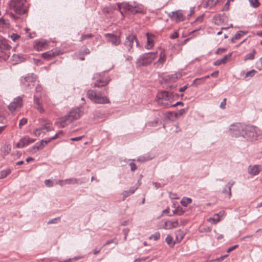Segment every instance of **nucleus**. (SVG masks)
<instances>
[{
  "label": "nucleus",
  "instance_id": "nucleus-1",
  "mask_svg": "<svg viewBox=\"0 0 262 262\" xmlns=\"http://www.w3.org/2000/svg\"><path fill=\"white\" fill-rule=\"evenodd\" d=\"M9 4L10 9L15 13V14L13 13H10L9 15L15 21L20 18L19 15L24 14L27 12L23 0H11Z\"/></svg>",
  "mask_w": 262,
  "mask_h": 262
},
{
  "label": "nucleus",
  "instance_id": "nucleus-2",
  "mask_svg": "<svg viewBox=\"0 0 262 262\" xmlns=\"http://www.w3.org/2000/svg\"><path fill=\"white\" fill-rule=\"evenodd\" d=\"M243 138L248 141L257 140L262 135V131L253 125H245Z\"/></svg>",
  "mask_w": 262,
  "mask_h": 262
},
{
  "label": "nucleus",
  "instance_id": "nucleus-3",
  "mask_svg": "<svg viewBox=\"0 0 262 262\" xmlns=\"http://www.w3.org/2000/svg\"><path fill=\"white\" fill-rule=\"evenodd\" d=\"M174 95L173 93L169 94L166 91H161L156 96L157 101L158 104L168 108L170 105Z\"/></svg>",
  "mask_w": 262,
  "mask_h": 262
},
{
  "label": "nucleus",
  "instance_id": "nucleus-4",
  "mask_svg": "<svg viewBox=\"0 0 262 262\" xmlns=\"http://www.w3.org/2000/svg\"><path fill=\"white\" fill-rule=\"evenodd\" d=\"M157 52H149L141 55L137 60V66H147L150 64L157 57Z\"/></svg>",
  "mask_w": 262,
  "mask_h": 262
},
{
  "label": "nucleus",
  "instance_id": "nucleus-5",
  "mask_svg": "<svg viewBox=\"0 0 262 262\" xmlns=\"http://www.w3.org/2000/svg\"><path fill=\"white\" fill-rule=\"evenodd\" d=\"M87 97L92 101L97 104H108L110 103L107 97L105 96H102L97 94L95 90H89L87 92Z\"/></svg>",
  "mask_w": 262,
  "mask_h": 262
},
{
  "label": "nucleus",
  "instance_id": "nucleus-6",
  "mask_svg": "<svg viewBox=\"0 0 262 262\" xmlns=\"http://www.w3.org/2000/svg\"><path fill=\"white\" fill-rule=\"evenodd\" d=\"M94 87L100 88L106 85L110 81L108 75L105 73H96L93 77Z\"/></svg>",
  "mask_w": 262,
  "mask_h": 262
},
{
  "label": "nucleus",
  "instance_id": "nucleus-7",
  "mask_svg": "<svg viewBox=\"0 0 262 262\" xmlns=\"http://www.w3.org/2000/svg\"><path fill=\"white\" fill-rule=\"evenodd\" d=\"M245 125L246 124L241 123H236L231 125L229 129L230 135L235 138H243Z\"/></svg>",
  "mask_w": 262,
  "mask_h": 262
},
{
  "label": "nucleus",
  "instance_id": "nucleus-8",
  "mask_svg": "<svg viewBox=\"0 0 262 262\" xmlns=\"http://www.w3.org/2000/svg\"><path fill=\"white\" fill-rule=\"evenodd\" d=\"M113 8L115 10L119 11L122 16H123V10L125 12H130L133 14H135L138 12V11L135 10L136 8V6L134 7L128 3L126 2L117 3L113 6Z\"/></svg>",
  "mask_w": 262,
  "mask_h": 262
},
{
  "label": "nucleus",
  "instance_id": "nucleus-9",
  "mask_svg": "<svg viewBox=\"0 0 262 262\" xmlns=\"http://www.w3.org/2000/svg\"><path fill=\"white\" fill-rule=\"evenodd\" d=\"M79 117L80 115L78 110H72L68 115L60 118V124L62 127H64Z\"/></svg>",
  "mask_w": 262,
  "mask_h": 262
},
{
  "label": "nucleus",
  "instance_id": "nucleus-10",
  "mask_svg": "<svg viewBox=\"0 0 262 262\" xmlns=\"http://www.w3.org/2000/svg\"><path fill=\"white\" fill-rule=\"evenodd\" d=\"M36 76L34 74H28L20 78V83L23 87L31 89L35 85Z\"/></svg>",
  "mask_w": 262,
  "mask_h": 262
},
{
  "label": "nucleus",
  "instance_id": "nucleus-11",
  "mask_svg": "<svg viewBox=\"0 0 262 262\" xmlns=\"http://www.w3.org/2000/svg\"><path fill=\"white\" fill-rule=\"evenodd\" d=\"M42 90V88L41 85L39 84H37L35 86V93L34 95V103L36 105L35 108L41 113H43L45 111L40 103V100L41 98V92Z\"/></svg>",
  "mask_w": 262,
  "mask_h": 262
},
{
  "label": "nucleus",
  "instance_id": "nucleus-12",
  "mask_svg": "<svg viewBox=\"0 0 262 262\" xmlns=\"http://www.w3.org/2000/svg\"><path fill=\"white\" fill-rule=\"evenodd\" d=\"M11 49V47L7 43L6 41L0 40V58L5 60H7L10 55L9 51Z\"/></svg>",
  "mask_w": 262,
  "mask_h": 262
},
{
  "label": "nucleus",
  "instance_id": "nucleus-13",
  "mask_svg": "<svg viewBox=\"0 0 262 262\" xmlns=\"http://www.w3.org/2000/svg\"><path fill=\"white\" fill-rule=\"evenodd\" d=\"M134 41L136 43V46L139 47V43L135 35L130 34L126 37L124 42V46L125 48V50H126L128 52L131 51Z\"/></svg>",
  "mask_w": 262,
  "mask_h": 262
},
{
  "label": "nucleus",
  "instance_id": "nucleus-14",
  "mask_svg": "<svg viewBox=\"0 0 262 262\" xmlns=\"http://www.w3.org/2000/svg\"><path fill=\"white\" fill-rule=\"evenodd\" d=\"M104 35L106 39V41L113 46H118L121 42L120 35L113 33H105Z\"/></svg>",
  "mask_w": 262,
  "mask_h": 262
},
{
  "label": "nucleus",
  "instance_id": "nucleus-15",
  "mask_svg": "<svg viewBox=\"0 0 262 262\" xmlns=\"http://www.w3.org/2000/svg\"><path fill=\"white\" fill-rule=\"evenodd\" d=\"M24 96V95L21 96H18L9 105L8 108L11 112H13L17 108H20L22 106L23 98Z\"/></svg>",
  "mask_w": 262,
  "mask_h": 262
},
{
  "label": "nucleus",
  "instance_id": "nucleus-16",
  "mask_svg": "<svg viewBox=\"0 0 262 262\" xmlns=\"http://www.w3.org/2000/svg\"><path fill=\"white\" fill-rule=\"evenodd\" d=\"M62 54L60 50L56 48L42 54V57L46 60H50L53 57Z\"/></svg>",
  "mask_w": 262,
  "mask_h": 262
},
{
  "label": "nucleus",
  "instance_id": "nucleus-17",
  "mask_svg": "<svg viewBox=\"0 0 262 262\" xmlns=\"http://www.w3.org/2000/svg\"><path fill=\"white\" fill-rule=\"evenodd\" d=\"M169 16L172 19L176 21H182L185 19V17L182 10L172 12L169 14Z\"/></svg>",
  "mask_w": 262,
  "mask_h": 262
},
{
  "label": "nucleus",
  "instance_id": "nucleus-18",
  "mask_svg": "<svg viewBox=\"0 0 262 262\" xmlns=\"http://www.w3.org/2000/svg\"><path fill=\"white\" fill-rule=\"evenodd\" d=\"M166 54L164 50L161 49L158 60L154 64L156 68L161 67L166 61Z\"/></svg>",
  "mask_w": 262,
  "mask_h": 262
},
{
  "label": "nucleus",
  "instance_id": "nucleus-19",
  "mask_svg": "<svg viewBox=\"0 0 262 262\" xmlns=\"http://www.w3.org/2000/svg\"><path fill=\"white\" fill-rule=\"evenodd\" d=\"M146 35L147 36V42L145 47L147 49H150L154 45V38L155 36L148 32L146 33Z\"/></svg>",
  "mask_w": 262,
  "mask_h": 262
},
{
  "label": "nucleus",
  "instance_id": "nucleus-20",
  "mask_svg": "<svg viewBox=\"0 0 262 262\" xmlns=\"http://www.w3.org/2000/svg\"><path fill=\"white\" fill-rule=\"evenodd\" d=\"M235 184V182L233 181H229L225 186V187L223 189L222 192L224 194H227L228 195V197L230 198L231 196V188L233 185Z\"/></svg>",
  "mask_w": 262,
  "mask_h": 262
},
{
  "label": "nucleus",
  "instance_id": "nucleus-21",
  "mask_svg": "<svg viewBox=\"0 0 262 262\" xmlns=\"http://www.w3.org/2000/svg\"><path fill=\"white\" fill-rule=\"evenodd\" d=\"M49 143H50V140H48V138H46L45 139H42L40 142L36 143L33 148L34 149L40 150L44 148V147Z\"/></svg>",
  "mask_w": 262,
  "mask_h": 262
},
{
  "label": "nucleus",
  "instance_id": "nucleus-22",
  "mask_svg": "<svg viewBox=\"0 0 262 262\" xmlns=\"http://www.w3.org/2000/svg\"><path fill=\"white\" fill-rule=\"evenodd\" d=\"M80 180L76 178L67 179L64 180H59V183L61 186H63L64 184H75L79 183Z\"/></svg>",
  "mask_w": 262,
  "mask_h": 262
},
{
  "label": "nucleus",
  "instance_id": "nucleus-23",
  "mask_svg": "<svg viewBox=\"0 0 262 262\" xmlns=\"http://www.w3.org/2000/svg\"><path fill=\"white\" fill-rule=\"evenodd\" d=\"M249 173L253 176L258 174L260 172L259 166L255 165L254 166L250 165L248 167Z\"/></svg>",
  "mask_w": 262,
  "mask_h": 262
},
{
  "label": "nucleus",
  "instance_id": "nucleus-24",
  "mask_svg": "<svg viewBox=\"0 0 262 262\" xmlns=\"http://www.w3.org/2000/svg\"><path fill=\"white\" fill-rule=\"evenodd\" d=\"M41 130H46V132H50L53 130V127L51 122L48 121H43L41 126L40 127Z\"/></svg>",
  "mask_w": 262,
  "mask_h": 262
},
{
  "label": "nucleus",
  "instance_id": "nucleus-25",
  "mask_svg": "<svg viewBox=\"0 0 262 262\" xmlns=\"http://www.w3.org/2000/svg\"><path fill=\"white\" fill-rule=\"evenodd\" d=\"M137 188H138V187L133 186V187H130V188L129 189V190L124 191L122 193V194L123 195L122 200L123 201L125 200L126 198H127L129 195L133 194L135 192V191L137 189Z\"/></svg>",
  "mask_w": 262,
  "mask_h": 262
},
{
  "label": "nucleus",
  "instance_id": "nucleus-26",
  "mask_svg": "<svg viewBox=\"0 0 262 262\" xmlns=\"http://www.w3.org/2000/svg\"><path fill=\"white\" fill-rule=\"evenodd\" d=\"M29 137H25L20 140L17 143L16 147L18 148H23L29 145L28 143Z\"/></svg>",
  "mask_w": 262,
  "mask_h": 262
},
{
  "label": "nucleus",
  "instance_id": "nucleus-27",
  "mask_svg": "<svg viewBox=\"0 0 262 262\" xmlns=\"http://www.w3.org/2000/svg\"><path fill=\"white\" fill-rule=\"evenodd\" d=\"M232 53H230L228 55L224 56L222 58L216 60L214 62V66H220L222 64H225L226 63V61L228 58L231 56Z\"/></svg>",
  "mask_w": 262,
  "mask_h": 262
},
{
  "label": "nucleus",
  "instance_id": "nucleus-28",
  "mask_svg": "<svg viewBox=\"0 0 262 262\" xmlns=\"http://www.w3.org/2000/svg\"><path fill=\"white\" fill-rule=\"evenodd\" d=\"M176 234V242L177 243H180L184 238L185 233L181 230L177 231L175 233Z\"/></svg>",
  "mask_w": 262,
  "mask_h": 262
},
{
  "label": "nucleus",
  "instance_id": "nucleus-29",
  "mask_svg": "<svg viewBox=\"0 0 262 262\" xmlns=\"http://www.w3.org/2000/svg\"><path fill=\"white\" fill-rule=\"evenodd\" d=\"M220 0H208L204 4V7L205 8H211L219 2Z\"/></svg>",
  "mask_w": 262,
  "mask_h": 262
},
{
  "label": "nucleus",
  "instance_id": "nucleus-30",
  "mask_svg": "<svg viewBox=\"0 0 262 262\" xmlns=\"http://www.w3.org/2000/svg\"><path fill=\"white\" fill-rule=\"evenodd\" d=\"M247 33V32H244L241 30L238 31L235 34V35L231 38V42H234V40L235 39H239L242 36H243L244 35L246 34Z\"/></svg>",
  "mask_w": 262,
  "mask_h": 262
},
{
  "label": "nucleus",
  "instance_id": "nucleus-31",
  "mask_svg": "<svg viewBox=\"0 0 262 262\" xmlns=\"http://www.w3.org/2000/svg\"><path fill=\"white\" fill-rule=\"evenodd\" d=\"M47 45L46 41H38L36 42L35 48L37 50H41Z\"/></svg>",
  "mask_w": 262,
  "mask_h": 262
},
{
  "label": "nucleus",
  "instance_id": "nucleus-32",
  "mask_svg": "<svg viewBox=\"0 0 262 262\" xmlns=\"http://www.w3.org/2000/svg\"><path fill=\"white\" fill-rule=\"evenodd\" d=\"M165 241L170 247H173L176 243V241H173L172 237L170 235H167Z\"/></svg>",
  "mask_w": 262,
  "mask_h": 262
},
{
  "label": "nucleus",
  "instance_id": "nucleus-33",
  "mask_svg": "<svg viewBox=\"0 0 262 262\" xmlns=\"http://www.w3.org/2000/svg\"><path fill=\"white\" fill-rule=\"evenodd\" d=\"M256 50L255 49H253L251 53L247 54L245 55V60H253L255 58V55L256 54Z\"/></svg>",
  "mask_w": 262,
  "mask_h": 262
},
{
  "label": "nucleus",
  "instance_id": "nucleus-34",
  "mask_svg": "<svg viewBox=\"0 0 262 262\" xmlns=\"http://www.w3.org/2000/svg\"><path fill=\"white\" fill-rule=\"evenodd\" d=\"M9 23L8 20H5L3 17L0 18V31L3 28H8Z\"/></svg>",
  "mask_w": 262,
  "mask_h": 262
},
{
  "label": "nucleus",
  "instance_id": "nucleus-35",
  "mask_svg": "<svg viewBox=\"0 0 262 262\" xmlns=\"http://www.w3.org/2000/svg\"><path fill=\"white\" fill-rule=\"evenodd\" d=\"M154 158V157H149L147 155L140 156L138 158L137 161L144 162L149 160H151Z\"/></svg>",
  "mask_w": 262,
  "mask_h": 262
},
{
  "label": "nucleus",
  "instance_id": "nucleus-36",
  "mask_svg": "<svg viewBox=\"0 0 262 262\" xmlns=\"http://www.w3.org/2000/svg\"><path fill=\"white\" fill-rule=\"evenodd\" d=\"M203 79L201 78L195 79L192 84L190 85L191 86H198V85L204 83Z\"/></svg>",
  "mask_w": 262,
  "mask_h": 262
},
{
  "label": "nucleus",
  "instance_id": "nucleus-37",
  "mask_svg": "<svg viewBox=\"0 0 262 262\" xmlns=\"http://www.w3.org/2000/svg\"><path fill=\"white\" fill-rule=\"evenodd\" d=\"M192 202V199L189 198L184 197L181 201V204L185 207H186L189 204Z\"/></svg>",
  "mask_w": 262,
  "mask_h": 262
},
{
  "label": "nucleus",
  "instance_id": "nucleus-38",
  "mask_svg": "<svg viewBox=\"0 0 262 262\" xmlns=\"http://www.w3.org/2000/svg\"><path fill=\"white\" fill-rule=\"evenodd\" d=\"M11 172L10 169H7L0 171V179H4L6 178Z\"/></svg>",
  "mask_w": 262,
  "mask_h": 262
},
{
  "label": "nucleus",
  "instance_id": "nucleus-39",
  "mask_svg": "<svg viewBox=\"0 0 262 262\" xmlns=\"http://www.w3.org/2000/svg\"><path fill=\"white\" fill-rule=\"evenodd\" d=\"M94 36V34L92 33H89V34H82L80 39L79 41H82L85 39H90Z\"/></svg>",
  "mask_w": 262,
  "mask_h": 262
},
{
  "label": "nucleus",
  "instance_id": "nucleus-40",
  "mask_svg": "<svg viewBox=\"0 0 262 262\" xmlns=\"http://www.w3.org/2000/svg\"><path fill=\"white\" fill-rule=\"evenodd\" d=\"M168 228L169 229H171L172 228H176L179 226V222L178 220L174 221H168Z\"/></svg>",
  "mask_w": 262,
  "mask_h": 262
},
{
  "label": "nucleus",
  "instance_id": "nucleus-41",
  "mask_svg": "<svg viewBox=\"0 0 262 262\" xmlns=\"http://www.w3.org/2000/svg\"><path fill=\"white\" fill-rule=\"evenodd\" d=\"M160 237V233L159 232H156L154 234L151 235L149 237V239H154L155 241H157Z\"/></svg>",
  "mask_w": 262,
  "mask_h": 262
},
{
  "label": "nucleus",
  "instance_id": "nucleus-42",
  "mask_svg": "<svg viewBox=\"0 0 262 262\" xmlns=\"http://www.w3.org/2000/svg\"><path fill=\"white\" fill-rule=\"evenodd\" d=\"M256 73H257V72L255 70H250L246 73L245 77H252L254 76V75Z\"/></svg>",
  "mask_w": 262,
  "mask_h": 262
},
{
  "label": "nucleus",
  "instance_id": "nucleus-43",
  "mask_svg": "<svg viewBox=\"0 0 262 262\" xmlns=\"http://www.w3.org/2000/svg\"><path fill=\"white\" fill-rule=\"evenodd\" d=\"M42 133H43V132L41 130L40 127L35 128L33 132V134L36 137L40 136Z\"/></svg>",
  "mask_w": 262,
  "mask_h": 262
},
{
  "label": "nucleus",
  "instance_id": "nucleus-44",
  "mask_svg": "<svg viewBox=\"0 0 262 262\" xmlns=\"http://www.w3.org/2000/svg\"><path fill=\"white\" fill-rule=\"evenodd\" d=\"M250 3L252 7L253 8H257L260 5L258 0H250Z\"/></svg>",
  "mask_w": 262,
  "mask_h": 262
},
{
  "label": "nucleus",
  "instance_id": "nucleus-45",
  "mask_svg": "<svg viewBox=\"0 0 262 262\" xmlns=\"http://www.w3.org/2000/svg\"><path fill=\"white\" fill-rule=\"evenodd\" d=\"M3 151L5 155H8L11 151V148L8 145H5L3 147Z\"/></svg>",
  "mask_w": 262,
  "mask_h": 262
},
{
  "label": "nucleus",
  "instance_id": "nucleus-46",
  "mask_svg": "<svg viewBox=\"0 0 262 262\" xmlns=\"http://www.w3.org/2000/svg\"><path fill=\"white\" fill-rule=\"evenodd\" d=\"M211 220H212L214 222V223H216V222H218L219 221H220V218L219 217V214H215L214 215V217L212 218V217H210L208 219V221H211Z\"/></svg>",
  "mask_w": 262,
  "mask_h": 262
},
{
  "label": "nucleus",
  "instance_id": "nucleus-47",
  "mask_svg": "<svg viewBox=\"0 0 262 262\" xmlns=\"http://www.w3.org/2000/svg\"><path fill=\"white\" fill-rule=\"evenodd\" d=\"M27 123V119L25 118H22L19 122V127L21 128L23 126L25 125Z\"/></svg>",
  "mask_w": 262,
  "mask_h": 262
},
{
  "label": "nucleus",
  "instance_id": "nucleus-48",
  "mask_svg": "<svg viewBox=\"0 0 262 262\" xmlns=\"http://www.w3.org/2000/svg\"><path fill=\"white\" fill-rule=\"evenodd\" d=\"M60 219L59 217L51 219L48 222V224H57L60 221Z\"/></svg>",
  "mask_w": 262,
  "mask_h": 262
},
{
  "label": "nucleus",
  "instance_id": "nucleus-49",
  "mask_svg": "<svg viewBox=\"0 0 262 262\" xmlns=\"http://www.w3.org/2000/svg\"><path fill=\"white\" fill-rule=\"evenodd\" d=\"M20 37V36L16 33H13L10 36L11 39L14 41H15L18 39H19Z\"/></svg>",
  "mask_w": 262,
  "mask_h": 262
},
{
  "label": "nucleus",
  "instance_id": "nucleus-50",
  "mask_svg": "<svg viewBox=\"0 0 262 262\" xmlns=\"http://www.w3.org/2000/svg\"><path fill=\"white\" fill-rule=\"evenodd\" d=\"M45 184L47 187H52L54 185L53 182L50 180H46L45 181Z\"/></svg>",
  "mask_w": 262,
  "mask_h": 262
},
{
  "label": "nucleus",
  "instance_id": "nucleus-51",
  "mask_svg": "<svg viewBox=\"0 0 262 262\" xmlns=\"http://www.w3.org/2000/svg\"><path fill=\"white\" fill-rule=\"evenodd\" d=\"M177 215H182L185 212V210H184L183 209V208L181 207H178L177 208Z\"/></svg>",
  "mask_w": 262,
  "mask_h": 262
},
{
  "label": "nucleus",
  "instance_id": "nucleus-52",
  "mask_svg": "<svg viewBox=\"0 0 262 262\" xmlns=\"http://www.w3.org/2000/svg\"><path fill=\"white\" fill-rule=\"evenodd\" d=\"M158 121L157 120H155L154 121L148 122L147 124L148 126H156L158 124Z\"/></svg>",
  "mask_w": 262,
  "mask_h": 262
},
{
  "label": "nucleus",
  "instance_id": "nucleus-53",
  "mask_svg": "<svg viewBox=\"0 0 262 262\" xmlns=\"http://www.w3.org/2000/svg\"><path fill=\"white\" fill-rule=\"evenodd\" d=\"M179 37V34L178 32L175 31L173 32L172 34L170 35V38L172 39H176Z\"/></svg>",
  "mask_w": 262,
  "mask_h": 262
},
{
  "label": "nucleus",
  "instance_id": "nucleus-54",
  "mask_svg": "<svg viewBox=\"0 0 262 262\" xmlns=\"http://www.w3.org/2000/svg\"><path fill=\"white\" fill-rule=\"evenodd\" d=\"M129 165L130 167V170L132 171H134L137 169L136 165L134 162H130L129 164Z\"/></svg>",
  "mask_w": 262,
  "mask_h": 262
},
{
  "label": "nucleus",
  "instance_id": "nucleus-55",
  "mask_svg": "<svg viewBox=\"0 0 262 262\" xmlns=\"http://www.w3.org/2000/svg\"><path fill=\"white\" fill-rule=\"evenodd\" d=\"M186 111L185 109L183 108L180 110H179V112L178 113H176L175 116L177 117L178 116H181L185 114L186 113Z\"/></svg>",
  "mask_w": 262,
  "mask_h": 262
},
{
  "label": "nucleus",
  "instance_id": "nucleus-56",
  "mask_svg": "<svg viewBox=\"0 0 262 262\" xmlns=\"http://www.w3.org/2000/svg\"><path fill=\"white\" fill-rule=\"evenodd\" d=\"M216 19L215 23L217 25H219V23H221L223 21V20H222V17L221 16L214 17V19Z\"/></svg>",
  "mask_w": 262,
  "mask_h": 262
},
{
  "label": "nucleus",
  "instance_id": "nucleus-57",
  "mask_svg": "<svg viewBox=\"0 0 262 262\" xmlns=\"http://www.w3.org/2000/svg\"><path fill=\"white\" fill-rule=\"evenodd\" d=\"M226 105V98H224L220 104V107L222 109L225 108Z\"/></svg>",
  "mask_w": 262,
  "mask_h": 262
},
{
  "label": "nucleus",
  "instance_id": "nucleus-58",
  "mask_svg": "<svg viewBox=\"0 0 262 262\" xmlns=\"http://www.w3.org/2000/svg\"><path fill=\"white\" fill-rule=\"evenodd\" d=\"M238 245H236L231 246L227 249V252L228 253H229V252H231L232 251L234 250V249H235L237 247H238Z\"/></svg>",
  "mask_w": 262,
  "mask_h": 262
},
{
  "label": "nucleus",
  "instance_id": "nucleus-59",
  "mask_svg": "<svg viewBox=\"0 0 262 262\" xmlns=\"http://www.w3.org/2000/svg\"><path fill=\"white\" fill-rule=\"evenodd\" d=\"M177 105L183 106L184 105V103L182 102H181V101H179V102H177L176 103H175L174 104L170 105L169 107H174V106H176Z\"/></svg>",
  "mask_w": 262,
  "mask_h": 262
},
{
  "label": "nucleus",
  "instance_id": "nucleus-60",
  "mask_svg": "<svg viewBox=\"0 0 262 262\" xmlns=\"http://www.w3.org/2000/svg\"><path fill=\"white\" fill-rule=\"evenodd\" d=\"M83 136H79L77 137L71 138L70 140L73 141H77L80 140Z\"/></svg>",
  "mask_w": 262,
  "mask_h": 262
},
{
  "label": "nucleus",
  "instance_id": "nucleus-61",
  "mask_svg": "<svg viewBox=\"0 0 262 262\" xmlns=\"http://www.w3.org/2000/svg\"><path fill=\"white\" fill-rule=\"evenodd\" d=\"M225 51H226L225 49H224V48H219L216 50V54H220V53L224 52Z\"/></svg>",
  "mask_w": 262,
  "mask_h": 262
},
{
  "label": "nucleus",
  "instance_id": "nucleus-62",
  "mask_svg": "<svg viewBox=\"0 0 262 262\" xmlns=\"http://www.w3.org/2000/svg\"><path fill=\"white\" fill-rule=\"evenodd\" d=\"M188 84H187L182 88H180L179 90V91L180 92H184L188 88Z\"/></svg>",
  "mask_w": 262,
  "mask_h": 262
},
{
  "label": "nucleus",
  "instance_id": "nucleus-63",
  "mask_svg": "<svg viewBox=\"0 0 262 262\" xmlns=\"http://www.w3.org/2000/svg\"><path fill=\"white\" fill-rule=\"evenodd\" d=\"M218 75H219V71H215V72L212 73L211 74L210 76L212 77H217Z\"/></svg>",
  "mask_w": 262,
  "mask_h": 262
},
{
  "label": "nucleus",
  "instance_id": "nucleus-64",
  "mask_svg": "<svg viewBox=\"0 0 262 262\" xmlns=\"http://www.w3.org/2000/svg\"><path fill=\"white\" fill-rule=\"evenodd\" d=\"M58 137V134L56 133L53 137H52L51 138H49L48 139V140H50V142L52 140L57 138Z\"/></svg>",
  "mask_w": 262,
  "mask_h": 262
}]
</instances>
